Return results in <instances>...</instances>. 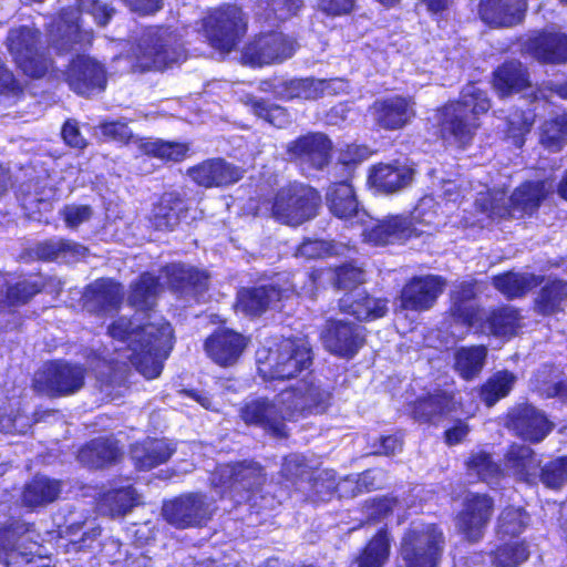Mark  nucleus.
Segmentation results:
<instances>
[{
    "instance_id": "nucleus-1",
    "label": "nucleus",
    "mask_w": 567,
    "mask_h": 567,
    "mask_svg": "<svg viewBox=\"0 0 567 567\" xmlns=\"http://www.w3.org/2000/svg\"><path fill=\"white\" fill-rule=\"evenodd\" d=\"M89 14L94 23L106 27L115 9L101 0H75L55 12L45 24L49 41L35 24H19L8 30L6 49L16 69L28 80H52L59 75L54 53L65 55L89 49L94 39L92 30L82 28L81 17Z\"/></svg>"
},
{
    "instance_id": "nucleus-36",
    "label": "nucleus",
    "mask_w": 567,
    "mask_h": 567,
    "mask_svg": "<svg viewBox=\"0 0 567 567\" xmlns=\"http://www.w3.org/2000/svg\"><path fill=\"white\" fill-rule=\"evenodd\" d=\"M55 284L56 292L62 290V284L54 278L41 272L20 275L17 280L9 284L3 295V302L8 307H21L28 305L35 296L43 292L49 286Z\"/></svg>"
},
{
    "instance_id": "nucleus-16",
    "label": "nucleus",
    "mask_w": 567,
    "mask_h": 567,
    "mask_svg": "<svg viewBox=\"0 0 567 567\" xmlns=\"http://www.w3.org/2000/svg\"><path fill=\"white\" fill-rule=\"evenodd\" d=\"M240 421L249 427L262 430L266 434L276 439L289 436L286 421H290L285 410L267 396L254 398L241 404L238 411Z\"/></svg>"
},
{
    "instance_id": "nucleus-50",
    "label": "nucleus",
    "mask_w": 567,
    "mask_h": 567,
    "mask_svg": "<svg viewBox=\"0 0 567 567\" xmlns=\"http://www.w3.org/2000/svg\"><path fill=\"white\" fill-rule=\"evenodd\" d=\"M28 528L16 518H10L0 525V563L6 567H16L20 560H25V554L17 547L18 538Z\"/></svg>"
},
{
    "instance_id": "nucleus-12",
    "label": "nucleus",
    "mask_w": 567,
    "mask_h": 567,
    "mask_svg": "<svg viewBox=\"0 0 567 567\" xmlns=\"http://www.w3.org/2000/svg\"><path fill=\"white\" fill-rule=\"evenodd\" d=\"M63 80L72 92L87 99L105 91L107 70L94 56L78 53L69 60L63 71Z\"/></svg>"
},
{
    "instance_id": "nucleus-56",
    "label": "nucleus",
    "mask_w": 567,
    "mask_h": 567,
    "mask_svg": "<svg viewBox=\"0 0 567 567\" xmlns=\"http://www.w3.org/2000/svg\"><path fill=\"white\" fill-rule=\"evenodd\" d=\"M534 122L533 111L516 109L506 117L504 135L512 141L514 146L520 148L525 144L526 136L530 133Z\"/></svg>"
},
{
    "instance_id": "nucleus-22",
    "label": "nucleus",
    "mask_w": 567,
    "mask_h": 567,
    "mask_svg": "<svg viewBox=\"0 0 567 567\" xmlns=\"http://www.w3.org/2000/svg\"><path fill=\"white\" fill-rule=\"evenodd\" d=\"M414 105L412 96L394 94L377 99L369 111L378 130L396 132L405 128L415 117Z\"/></svg>"
},
{
    "instance_id": "nucleus-33",
    "label": "nucleus",
    "mask_w": 567,
    "mask_h": 567,
    "mask_svg": "<svg viewBox=\"0 0 567 567\" xmlns=\"http://www.w3.org/2000/svg\"><path fill=\"white\" fill-rule=\"evenodd\" d=\"M124 299L123 285L109 277H101L84 288L83 300L95 315L118 310Z\"/></svg>"
},
{
    "instance_id": "nucleus-4",
    "label": "nucleus",
    "mask_w": 567,
    "mask_h": 567,
    "mask_svg": "<svg viewBox=\"0 0 567 567\" xmlns=\"http://www.w3.org/2000/svg\"><path fill=\"white\" fill-rule=\"evenodd\" d=\"M313 353L305 340L297 337L281 338L268 348L264 360L258 361V374L265 381H288L311 368Z\"/></svg>"
},
{
    "instance_id": "nucleus-60",
    "label": "nucleus",
    "mask_w": 567,
    "mask_h": 567,
    "mask_svg": "<svg viewBox=\"0 0 567 567\" xmlns=\"http://www.w3.org/2000/svg\"><path fill=\"white\" fill-rule=\"evenodd\" d=\"M526 512L520 507L507 506L498 517L497 530L502 535L518 536L526 527Z\"/></svg>"
},
{
    "instance_id": "nucleus-27",
    "label": "nucleus",
    "mask_w": 567,
    "mask_h": 567,
    "mask_svg": "<svg viewBox=\"0 0 567 567\" xmlns=\"http://www.w3.org/2000/svg\"><path fill=\"white\" fill-rule=\"evenodd\" d=\"M167 287L177 298H194L205 293L209 288L210 276L205 269L183 262H171L161 268Z\"/></svg>"
},
{
    "instance_id": "nucleus-34",
    "label": "nucleus",
    "mask_w": 567,
    "mask_h": 567,
    "mask_svg": "<svg viewBox=\"0 0 567 567\" xmlns=\"http://www.w3.org/2000/svg\"><path fill=\"white\" fill-rule=\"evenodd\" d=\"M389 300L384 297L375 298L365 290H350L338 302L339 310L358 321H374L385 317Z\"/></svg>"
},
{
    "instance_id": "nucleus-14",
    "label": "nucleus",
    "mask_w": 567,
    "mask_h": 567,
    "mask_svg": "<svg viewBox=\"0 0 567 567\" xmlns=\"http://www.w3.org/2000/svg\"><path fill=\"white\" fill-rule=\"evenodd\" d=\"M504 420L509 431L530 444L543 442L555 427L546 413L529 402L516 403L507 409Z\"/></svg>"
},
{
    "instance_id": "nucleus-13",
    "label": "nucleus",
    "mask_w": 567,
    "mask_h": 567,
    "mask_svg": "<svg viewBox=\"0 0 567 567\" xmlns=\"http://www.w3.org/2000/svg\"><path fill=\"white\" fill-rule=\"evenodd\" d=\"M495 511L494 498L487 493H468L455 516L457 532L470 544L481 542Z\"/></svg>"
},
{
    "instance_id": "nucleus-39",
    "label": "nucleus",
    "mask_w": 567,
    "mask_h": 567,
    "mask_svg": "<svg viewBox=\"0 0 567 567\" xmlns=\"http://www.w3.org/2000/svg\"><path fill=\"white\" fill-rule=\"evenodd\" d=\"M96 504L103 515L123 518L141 504V496L132 484L111 486L99 494Z\"/></svg>"
},
{
    "instance_id": "nucleus-58",
    "label": "nucleus",
    "mask_w": 567,
    "mask_h": 567,
    "mask_svg": "<svg viewBox=\"0 0 567 567\" xmlns=\"http://www.w3.org/2000/svg\"><path fill=\"white\" fill-rule=\"evenodd\" d=\"M82 246L65 238L58 240L47 239L34 245L33 254L40 261H54L61 255H76Z\"/></svg>"
},
{
    "instance_id": "nucleus-63",
    "label": "nucleus",
    "mask_w": 567,
    "mask_h": 567,
    "mask_svg": "<svg viewBox=\"0 0 567 567\" xmlns=\"http://www.w3.org/2000/svg\"><path fill=\"white\" fill-rule=\"evenodd\" d=\"M331 271L333 272V287L338 290H355L354 288L363 281L362 269L351 262H344L333 269L331 268Z\"/></svg>"
},
{
    "instance_id": "nucleus-21",
    "label": "nucleus",
    "mask_w": 567,
    "mask_h": 567,
    "mask_svg": "<svg viewBox=\"0 0 567 567\" xmlns=\"http://www.w3.org/2000/svg\"><path fill=\"white\" fill-rule=\"evenodd\" d=\"M520 52L540 64H567V33L533 30L522 42Z\"/></svg>"
},
{
    "instance_id": "nucleus-43",
    "label": "nucleus",
    "mask_w": 567,
    "mask_h": 567,
    "mask_svg": "<svg viewBox=\"0 0 567 567\" xmlns=\"http://www.w3.org/2000/svg\"><path fill=\"white\" fill-rule=\"evenodd\" d=\"M543 275L534 272L503 271L492 277L493 287L506 299L515 300L525 297L529 291L540 286Z\"/></svg>"
},
{
    "instance_id": "nucleus-32",
    "label": "nucleus",
    "mask_w": 567,
    "mask_h": 567,
    "mask_svg": "<svg viewBox=\"0 0 567 567\" xmlns=\"http://www.w3.org/2000/svg\"><path fill=\"white\" fill-rule=\"evenodd\" d=\"M491 83L501 99L532 87L529 70L517 59H507L497 65L492 72Z\"/></svg>"
},
{
    "instance_id": "nucleus-23",
    "label": "nucleus",
    "mask_w": 567,
    "mask_h": 567,
    "mask_svg": "<svg viewBox=\"0 0 567 567\" xmlns=\"http://www.w3.org/2000/svg\"><path fill=\"white\" fill-rule=\"evenodd\" d=\"M332 150L333 145L328 135L308 132L290 141L286 146V154L290 161L321 171L331 162Z\"/></svg>"
},
{
    "instance_id": "nucleus-20",
    "label": "nucleus",
    "mask_w": 567,
    "mask_h": 567,
    "mask_svg": "<svg viewBox=\"0 0 567 567\" xmlns=\"http://www.w3.org/2000/svg\"><path fill=\"white\" fill-rule=\"evenodd\" d=\"M462 404L451 391L435 390L416 396L408 403L409 416L416 423L437 426L440 422L457 412Z\"/></svg>"
},
{
    "instance_id": "nucleus-26",
    "label": "nucleus",
    "mask_w": 567,
    "mask_h": 567,
    "mask_svg": "<svg viewBox=\"0 0 567 567\" xmlns=\"http://www.w3.org/2000/svg\"><path fill=\"white\" fill-rule=\"evenodd\" d=\"M415 176V169L400 159L379 162L368 169L367 185L375 194L394 195L408 188Z\"/></svg>"
},
{
    "instance_id": "nucleus-19",
    "label": "nucleus",
    "mask_w": 567,
    "mask_h": 567,
    "mask_svg": "<svg viewBox=\"0 0 567 567\" xmlns=\"http://www.w3.org/2000/svg\"><path fill=\"white\" fill-rule=\"evenodd\" d=\"M320 339L328 352L347 360L354 358L365 344L362 327L333 318L326 320Z\"/></svg>"
},
{
    "instance_id": "nucleus-8",
    "label": "nucleus",
    "mask_w": 567,
    "mask_h": 567,
    "mask_svg": "<svg viewBox=\"0 0 567 567\" xmlns=\"http://www.w3.org/2000/svg\"><path fill=\"white\" fill-rule=\"evenodd\" d=\"M87 368L65 359L45 361L33 379L35 391L49 398H64L78 393L85 384Z\"/></svg>"
},
{
    "instance_id": "nucleus-29",
    "label": "nucleus",
    "mask_w": 567,
    "mask_h": 567,
    "mask_svg": "<svg viewBox=\"0 0 567 567\" xmlns=\"http://www.w3.org/2000/svg\"><path fill=\"white\" fill-rule=\"evenodd\" d=\"M249 343V338L225 327L216 328L204 341V350L209 359L219 367L235 364Z\"/></svg>"
},
{
    "instance_id": "nucleus-64",
    "label": "nucleus",
    "mask_w": 567,
    "mask_h": 567,
    "mask_svg": "<svg viewBox=\"0 0 567 567\" xmlns=\"http://www.w3.org/2000/svg\"><path fill=\"white\" fill-rule=\"evenodd\" d=\"M99 128L105 142H113L121 146H126L132 142L135 144L137 138L134 137L128 125L121 121H103Z\"/></svg>"
},
{
    "instance_id": "nucleus-45",
    "label": "nucleus",
    "mask_w": 567,
    "mask_h": 567,
    "mask_svg": "<svg viewBox=\"0 0 567 567\" xmlns=\"http://www.w3.org/2000/svg\"><path fill=\"white\" fill-rule=\"evenodd\" d=\"M162 288L158 276L143 271L130 285L127 305L136 311L150 312L156 307Z\"/></svg>"
},
{
    "instance_id": "nucleus-51",
    "label": "nucleus",
    "mask_w": 567,
    "mask_h": 567,
    "mask_svg": "<svg viewBox=\"0 0 567 567\" xmlns=\"http://www.w3.org/2000/svg\"><path fill=\"white\" fill-rule=\"evenodd\" d=\"M509 198L505 190L492 188L481 192L474 203L476 212L492 221L513 220L509 209Z\"/></svg>"
},
{
    "instance_id": "nucleus-40",
    "label": "nucleus",
    "mask_w": 567,
    "mask_h": 567,
    "mask_svg": "<svg viewBox=\"0 0 567 567\" xmlns=\"http://www.w3.org/2000/svg\"><path fill=\"white\" fill-rule=\"evenodd\" d=\"M174 450L163 440L145 437L130 446V458L138 472L151 471L166 463Z\"/></svg>"
},
{
    "instance_id": "nucleus-18",
    "label": "nucleus",
    "mask_w": 567,
    "mask_h": 567,
    "mask_svg": "<svg viewBox=\"0 0 567 567\" xmlns=\"http://www.w3.org/2000/svg\"><path fill=\"white\" fill-rule=\"evenodd\" d=\"M289 297L290 290L278 284L241 287L237 290L234 308L245 317L256 319L269 309L278 308Z\"/></svg>"
},
{
    "instance_id": "nucleus-10",
    "label": "nucleus",
    "mask_w": 567,
    "mask_h": 567,
    "mask_svg": "<svg viewBox=\"0 0 567 567\" xmlns=\"http://www.w3.org/2000/svg\"><path fill=\"white\" fill-rule=\"evenodd\" d=\"M216 512L214 499L203 492H188L165 501L164 519L176 529L203 528Z\"/></svg>"
},
{
    "instance_id": "nucleus-28",
    "label": "nucleus",
    "mask_w": 567,
    "mask_h": 567,
    "mask_svg": "<svg viewBox=\"0 0 567 567\" xmlns=\"http://www.w3.org/2000/svg\"><path fill=\"white\" fill-rule=\"evenodd\" d=\"M187 176L203 188H225L243 179L245 171L223 157H213L187 168Z\"/></svg>"
},
{
    "instance_id": "nucleus-59",
    "label": "nucleus",
    "mask_w": 567,
    "mask_h": 567,
    "mask_svg": "<svg viewBox=\"0 0 567 567\" xmlns=\"http://www.w3.org/2000/svg\"><path fill=\"white\" fill-rule=\"evenodd\" d=\"M545 487L550 489H560L567 483V455L557 456L539 465L537 473Z\"/></svg>"
},
{
    "instance_id": "nucleus-31",
    "label": "nucleus",
    "mask_w": 567,
    "mask_h": 567,
    "mask_svg": "<svg viewBox=\"0 0 567 567\" xmlns=\"http://www.w3.org/2000/svg\"><path fill=\"white\" fill-rule=\"evenodd\" d=\"M528 0H478L477 16L484 24L495 29H507L524 22Z\"/></svg>"
},
{
    "instance_id": "nucleus-9",
    "label": "nucleus",
    "mask_w": 567,
    "mask_h": 567,
    "mask_svg": "<svg viewBox=\"0 0 567 567\" xmlns=\"http://www.w3.org/2000/svg\"><path fill=\"white\" fill-rule=\"evenodd\" d=\"M444 546V533L436 524L410 528L401 538L399 557L404 567H439Z\"/></svg>"
},
{
    "instance_id": "nucleus-62",
    "label": "nucleus",
    "mask_w": 567,
    "mask_h": 567,
    "mask_svg": "<svg viewBox=\"0 0 567 567\" xmlns=\"http://www.w3.org/2000/svg\"><path fill=\"white\" fill-rule=\"evenodd\" d=\"M542 142L547 148L554 151L563 148L567 142V115L555 116L547 122Z\"/></svg>"
},
{
    "instance_id": "nucleus-49",
    "label": "nucleus",
    "mask_w": 567,
    "mask_h": 567,
    "mask_svg": "<svg viewBox=\"0 0 567 567\" xmlns=\"http://www.w3.org/2000/svg\"><path fill=\"white\" fill-rule=\"evenodd\" d=\"M516 382L517 377L511 370L495 371L478 386V399L486 408H492L511 394Z\"/></svg>"
},
{
    "instance_id": "nucleus-48",
    "label": "nucleus",
    "mask_w": 567,
    "mask_h": 567,
    "mask_svg": "<svg viewBox=\"0 0 567 567\" xmlns=\"http://www.w3.org/2000/svg\"><path fill=\"white\" fill-rule=\"evenodd\" d=\"M391 554V535L386 526L380 527L357 557L358 567H383Z\"/></svg>"
},
{
    "instance_id": "nucleus-24",
    "label": "nucleus",
    "mask_w": 567,
    "mask_h": 567,
    "mask_svg": "<svg viewBox=\"0 0 567 567\" xmlns=\"http://www.w3.org/2000/svg\"><path fill=\"white\" fill-rule=\"evenodd\" d=\"M189 210V198L185 192L165 190L152 204L147 221L154 231L172 233L188 217Z\"/></svg>"
},
{
    "instance_id": "nucleus-38",
    "label": "nucleus",
    "mask_w": 567,
    "mask_h": 567,
    "mask_svg": "<svg viewBox=\"0 0 567 567\" xmlns=\"http://www.w3.org/2000/svg\"><path fill=\"white\" fill-rule=\"evenodd\" d=\"M522 316L518 308L501 305L491 308L478 324L481 333L496 338L511 339L520 328Z\"/></svg>"
},
{
    "instance_id": "nucleus-7",
    "label": "nucleus",
    "mask_w": 567,
    "mask_h": 567,
    "mask_svg": "<svg viewBox=\"0 0 567 567\" xmlns=\"http://www.w3.org/2000/svg\"><path fill=\"white\" fill-rule=\"evenodd\" d=\"M208 43L219 52H231L248 28L243 9L235 3H221L207 12L203 22Z\"/></svg>"
},
{
    "instance_id": "nucleus-57",
    "label": "nucleus",
    "mask_w": 567,
    "mask_h": 567,
    "mask_svg": "<svg viewBox=\"0 0 567 567\" xmlns=\"http://www.w3.org/2000/svg\"><path fill=\"white\" fill-rule=\"evenodd\" d=\"M465 467L468 474L475 475L478 481L484 483L497 480L502 475L499 464L486 451L472 453L465 462Z\"/></svg>"
},
{
    "instance_id": "nucleus-35",
    "label": "nucleus",
    "mask_w": 567,
    "mask_h": 567,
    "mask_svg": "<svg viewBox=\"0 0 567 567\" xmlns=\"http://www.w3.org/2000/svg\"><path fill=\"white\" fill-rule=\"evenodd\" d=\"M123 457L118 442L107 436H97L85 442L76 454L78 461L90 470L111 467Z\"/></svg>"
},
{
    "instance_id": "nucleus-47",
    "label": "nucleus",
    "mask_w": 567,
    "mask_h": 567,
    "mask_svg": "<svg viewBox=\"0 0 567 567\" xmlns=\"http://www.w3.org/2000/svg\"><path fill=\"white\" fill-rule=\"evenodd\" d=\"M61 487L59 480L34 475L22 488V505L31 511L44 507L58 499Z\"/></svg>"
},
{
    "instance_id": "nucleus-2",
    "label": "nucleus",
    "mask_w": 567,
    "mask_h": 567,
    "mask_svg": "<svg viewBox=\"0 0 567 567\" xmlns=\"http://www.w3.org/2000/svg\"><path fill=\"white\" fill-rule=\"evenodd\" d=\"M107 334L132 347L130 361L147 380L157 379L175 344V332L169 321H146L136 327L130 317L120 316L107 327Z\"/></svg>"
},
{
    "instance_id": "nucleus-54",
    "label": "nucleus",
    "mask_w": 567,
    "mask_h": 567,
    "mask_svg": "<svg viewBox=\"0 0 567 567\" xmlns=\"http://www.w3.org/2000/svg\"><path fill=\"white\" fill-rule=\"evenodd\" d=\"M489 557L495 567H518L529 558V550L525 540L504 542L491 550Z\"/></svg>"
},
{
    "instance_id": "nucleus-5",
    "label": "nucleus",
    "mask_w": 567,
    "mask_h": 567,
    "mask_svg": "<svg viewBox=\"0 0 567 567\" xmlns=\"http://www.w3.org/2000/svg\"><path fill=\"white\" fill-rule=\"evenodd\" d=\"M269 203L270 215L275 220L297 227L318 216L322 197L309 184L290 182L279 187Z\"/></svg>"
},
{
    "instance_id": "nucleus-15",
    "label": "nucleus",
    "mask_w": 567,
    "mask_h": 567,
    "mask_svg": "<svg viewBox=\"0 0 567 567\" xmlns=\"http://www.w3.org/2000/svg\"><path fill=\"white\" fill-rule=\"evenodd\" d=\"M298 48L295 38L271 30L255 35L245 47L243 58L251 66L281 63L291 58Z\"/></svg>"
},
{
    "instance_id": "nucleus-55",
    "label": "nucleus",
    "mask_w": 567,
    "mask_h": 567,
    "mask_svg": "<svg viewBox=\"0 0 567 567\" xmlns=\"http://www.w3.org/2000/svg\"><path fill=\"white\" fill-rule=\"evenodd\" d=\"M485 359L484 346L461 348L455 354V371L463 380H473L483 369Z\"/></svg>"
},
{
    "instance_id": "nucleus-25",
    "label": "nucleus",
    "mask_w": 567,
    "mask_h": 567,
    "mask_svg": "<svg viewBox=\"0 0 567 567\" xmlns=\"http://www.w3.org/2000/svg\"><path fill=\"white\" fill-rule=\"evenodd\" d=\"M181 52L173 44L168 34L155 33L148 35L135 52L132 64L134 71L141 73L150 71H164L173 63L178 62Z\"/></svg>"
},
{
    "instance_id": "nucleus-6",
    "label": "nucleus",
    "mask_w": 567,
    "mask_h": 567,
    "mask_svg": "<svg viewBox=\"0 0 567 567\" xmlns=\"http://www.w3.org/2000/svg\"><path fill=\"white\" fill-rule=\"evenodd\" d=\"M266 482L265 467L254 458L219 463L210 474L212 487L228 499L258 493Z\"/></svg>"
},
{
    "instance_id": "nucleus-11",
    "label": "nucleus",
    "mask_w": 567,
    "mask_h": 567,
    "mask_svg": "<svg viewBox=\"0 0 567 567\" xmlns=\"http://www.w3.org/2000/svg\"><path fill=\"white\" fill-rule=\"evenodd\" d=\"M333 388L301 380L279 393V404L290 420L297 415L322 414L332 404Z\"/></svg>"
},
{
    "instance_id": "nucleus-53",
    "label": "nucleus",
    "mask_w": 567,
    "mask_h": 567,
    "mask_svg": "<svg viewBox=\"0 0 567 567\" xmlns=\"http://www.w3.org/2000/svg\"><path fill=\"white\" fill-rule=\"evenodd\" d=\"M245 105L258 120H261L276 128H286L292 123L289 110L276 103H269L264 97H247Z\"/></svg>"
},
{
    "instance_id": "nucleus-30",
    "label": "nucleus",
    "mask_w": 567,
    "mask_h": 567,
    "mask_svg": "<svg viewBox=\"0 0 567 567\" xmlns=\"http://www.w3.org/2000/svg\"><path fill=\"white\" fill-rule=\"evenodd\" d=\"M417 235L405 213L389 214L363 230L364 241L377 247L405 245Z\"/></svg>"
},
{
    "instance_id": "nucleus-17",
    "label": "nucleus",
    "mask_w": 567,
    "mask_h": 567,
    "mask_svg": "<svg viewBox=\"0 0 567 567\" xmlns=\"http://www.w3.org/2000/svg\"><path fill=\"white\" fill-rule=\"evenodd\" d=\"M446 287L440 275H415L401 288L399 307L401 310L424 312L433 308Z\"/></svg>"
},
{
    "instance_id": "nucleus-46",
    "label": "nucleus",
    "mask_w": 567,
    "mask_h": 567,
    "mask_svg": "<svg viewBox=\"0 0 567 567\" xmlns=\"http://www.w3.org/2000/svg\"><path fill=\"white\" fill-rule=\"evenodd\" d=\"M326 202L331 215L338 219L350 220L359 215L360 203L348 181L331 183L326 193Z\"/></svg>"
},
{
    "instance_id": "nucleus-37",
    "label": "nucleus",
    "mask_w": 567,
    "mask_h": 567,
    "mask_svg": "<svg viewBox=\"0 0 567 567\" xmlns=\"http://www.w3.org/2000/svg\"><path fill=\"white\" fill-rule=\"evenodd\" d=\"M513 219H529L538 214L547 198L544 181H524L508 195Z\"/></svg>"
},
{
    "instance_id": "nucleus-44",
    "label": "nucleus",
    "mask_w": 567,
    "mask_h": 567,
    "mask_svg": "<svg viewBox=\"0 0 567 567\" xmlns=\"http://www.w3.org/2000/svg\"><path fill=\"white\" fill-rule=\"evenodd\" d=\"M505 466L518 481L534 483L540 465L536 452L526 444L512 443L504 454Z\"/></svg>"
},
{
    "instance_id": "nucleus-3",
    "label": "nucleus",
    "mask_w": 567,
    "mask_h": 567,
    "mask_svg": "<svg viewBox=\"0 0 567 567\" xmlns=\"http://www.w3.org/2000/svg\"><path fill=\"white\" fill-rule=\"evenodd\" d=\"M491 110L488 92L480 87L476 81L467 82L457 97L449 100L437 109L440 138L453 142L460 150H466L482 127V118Z\"/></svg>"
},
{
    "instance_id": "nucleus-61",
    "label": "nucleus",
    "mask_w": 567,
    "mask_h": 567,
    "mask_svg": "<svg viewBox=\"0 0 567 567\" xmlns=\"http://www.w3.org/2000/svg\"><path fill=\"white\" fill-rule=\"evenodd\" d=\"M0 96L22 101L25 96L24 84L17 78L14 72L7 65L3 58L0 56Z\"/></svg>"
},
{
    "instance_id": "nucleus-41",
    "label": "nucleus",
    "mask_w": 567,
    "mask_h": 567,
    "mask_svg": "<svg viewBox=\"0 0 567 567\" xmlns=\"http://www.w3.org/2000/svg\"><path fill=\"white\" fill-rule=\"evenodd\" d=\"M533 299V310L542 317H550L564 311L567 301V280L550 277L544 281Z\"/></svg>"
},
{
    "instance_id": "nucleus-52",
    "label": "nucleus",
    "mask_w": 567,
    "mask_h": 567,
    "mask_svg": "<svg viewBox=\"0 0 567 567\" xmlns=\"http://www.w3.org/2000/svg\"><path fill=\"white\" fill-rule=\"evenodd\" d=\"M440 208V203L433 196L425 195L405 214L412 227L419 233L417 238L431 234L437 227Z\"/></svg>"
},
{
    "instance_id": "nucleus-42",
    "label": "nucleus",
    "mask_w": 567,
    "mask_h": 567,
    "mask_svg": "<svg viewBox=\"0 0 567 567\" xmlns=\"http://www.w3.org/2000/svg\"><path fill=\"white\" fill-rule=\"evenodd\" d=\"M135 145L143 156L156 158L163 164L182 163L188 157L190 151L186 142L163 138L137 137Z\"/></svg>"
}]
</instances>
